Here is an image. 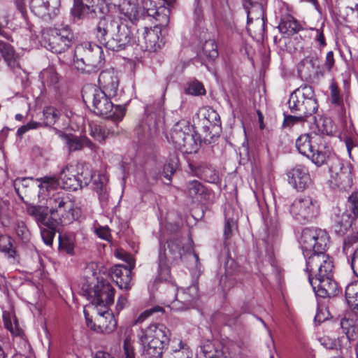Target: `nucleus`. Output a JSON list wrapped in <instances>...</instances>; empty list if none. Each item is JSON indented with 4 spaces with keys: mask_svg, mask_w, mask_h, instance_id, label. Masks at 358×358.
<instances>
[{
    "mask_svg": "<svg viewBox=\"0 0 358 358\" xmlns=\"http://www.w3.org/2000/svg\"><path fill=\"white\" fill-rule=\"evenodd\" d=\"M39 182L38 199L40 201H45L47 208L49 209L50 218L57 224H69L76 220L80 210L75 208L74 203L69 197L62 192H52L59 184L54 178L49 176L36 178Z\"/></svg>",
    "mask_w": 358,
    "mask_h": 358,
    "instance_id": "1",
    "label": "nucleus"
},
{
    "mask_svg": "<svg viewBox=\"0 0 358 358\" xmlns=\"http://www.w3.org/2000/svg\"><path fill=\"white\" fill-rule=\"evenodd\" d=\"M334 264L329 256H320L310 259L306 266L308 280L316 295L331 297L337 294L338 285L332 279Z\"/></svg>",
    "mask_w": 358,
    "mask_h": 358,
    "instance_id": "2",
    "label": "nucleus"
},
{
    "mask_svg": "<svg viewBox=\"0 0 358 358\" xmlns=\"http://www.w3.org/2000/svg\"><path fill=\"white\" fill-rule=\"evenodd\" d=\"M96 30L99 43L113 51L124 49L134 40V30L130 27L109 17L101 19Z\"/></svg>",
    "mask_w": 358,
    "mask_h": 358,
    "instance_id": "3",
    "label": "nucleus"
},
{
    "mask_svg": "<svg viewBox=\"0 0 358 358\" xmlns=\"http://www.w3.org/2000/svg\"><path fill=\"white\" fill-rule=\"evenodd\" d=\"M181 241L173 239L168 241L166 243L159 241V250L158 255V278L161 280H168L171 277V266L178 264L184 258H187L189 261L195 264L196 268H199V259L192 248L189 246V250L187 253L182 254L185 248L182 246Z\"/></svg>",
    "mask_w": 358,
    "mask_h": 358,
    "instance_id": "4",
    "label": "nucleus"
},
{
    "mask_svg": "<svg viewBox=\"0 0 358 358\" xmlns=\"http://www.w3.org/2000/svg\"><path fill=\"white\" fill-rule=\"evenodd\" d=\"M288 105L294 115L286 116V124L303 122L306 117L314 115L317 110L318 103L313 87L302 85L296 89L289 96Z\"/></svg>",
    "mask_w": 358,
    "mask_h": 358,
    "instance_id": "5",
    "label": "nucleus"
},
{
    "mask_svg": "<svg viewBox=\"0 0 358 358\" xmlns=\"http://www.w3.org/2000/svg\"><path fill=\"white\" fill-rule=\"evenodd\" d=\"M169 336V330L162 324H152L141 329L138 334V342L143 358H161Z\"/></svg>",
    "mask_w": 358,
    "mask_h": 358,
    "instance_id": "6",
    "label": "nucleus"
},
{
    "mask_svg": "<svg viewBox=\"0 0 358 358\" xmlns=\"http://www.w3.org/2000/svg\"><path fill=\"white\" fill-rule=\"evenodd\" d=\"M296 148L317 166L327 163L331 157V151L323 138L315 133L301 134L296 141Z\"/></svg>",
    "mask_w": 358,
    "mask_h": 358,
    "instance_id": "7",
    "label": "nucleus"
},
{
    "mask_svg": "<svg viewBox=\"0 0 358 358\" xmlns=\"http://www.w3.org/2000/svg\"><path fill=\"white\" fill-rule=\"evenodd\" d=\"M329 236L327 232L318 228H306L302 231L300 244L303 255L306 259V266H309L310 259L325 254Z\"/></svg>",
    "mask_w": 358,
    "mask_h": 358,
    "instance_id": "8",
    "label": "nucleus"
},
{
    "mask_svg": "<svg viewBox=\"0 0 358 358\" xmlns=\"http://www.w3.org/2000/svg\"><path fill=\"white\" fill-rule=\"evenodd\" d=\"M168 141L181 152L191 154L196 152L200 147L192 134V127L185 120L176 122L170 132L166 134Z\"/></svg>",
    "mask_w": 358,
    "mask_h": 358,
    "instance_id": "9",
    "label": "nucleus"
},
{
    "mask_svg": "<svg viewBox=\"0 0 358 358\" xmlns=\"http://www.w3.org/2000/svg\"><path fill=\"white\" fill-rule=\"evenodd\" d=\"M75 56L76 67L83 72L96 71L103 64V55L102 48L99 45L85 41L76 46Z\"/></svg>",
    "mask_w": 358,
    "mask_h": 358,
    "instance_id": "10",
    "label": "nucleus"
},
{
    "mask_svg": "<svg viewBox=\"0 0 358 358\" xmlns=\"http://www.w3.org/2000/svg\"><path fill=\"white\" fill-rule=\"evenodd\" d=\"M108 94L100 88L94 87L92 90V106L96 115L111 119L115 122L121 121L125 115V107L115 106L110 101Z\"/></svg>",
    "mask_w": 358,
    "mask_h": 358,
    "instance_id": "11",
    "label": "nucleus"
},
{
    "mask_svg": "<svg viewBox=\"0 0 358 358\" xmlns=\"http://www.w3.org/2000/svg\"><path fill=\"white\" fill-rule=\"evenodd\" d=\"M75 166L80 169L76 171V174L78 179L80 181V188L87 186L92 181L101 205H106L109 199L107 176L104 173L92 174V169L87 164H76Z\"/></svg>",
    "mask_w": 358,
    "mask_h": 358,
    "instance_id": "12",
    "label": "nucleus"
},
{
    "mask_svg": "<svg viewBox=\"0 0 358 358\" xmlns=\"http://www.w3.org/2000/svg\"><path fill=\"white\" fill-rule=\"evenodd\" d=\"M73 34L68 26L50 28L43 33V45L55 53L65 51L71 43Z\"/></svg>",
    "mask_w": 358,
    "mask_h": 358,
    "instance_id": "13",
    "label": "nucleus"
},
{
    "mask_svg": "<svg viewBox=\"0 0 358 358\" xmlns=\"http://www.w3.org/2000/svg\"><path fill=\"white\" fill-rule=\"evenodd\" d=\"M290 213L301 222H311L320 214L319 202L308 196L296 199L290 206Z\"/></svg>",
    "mask_w": 358,
    "mask_h": 358,
    "instance_id": "14",
    "label": "nucleus"
},
{
    "mask_svg": "<svg viewBox=\"0 0 358 358\" xmlns=\"http://www.w3.org/2000/svg\"><path fill=\"white\" fill-rule=\"evenodd\" d=\"M98 316L96 322L90 317L87 311L84 309L83 313L87 327L97 333L110 334L117 327V321L113 313L108 309H96Z\"/></svg>",
    "mask_w": 358,
    "mask_h": 358,
    "instance_id": "15",
    "label": "nucleus"
},
{
    "mask_svg": "<svg viewBox=\"0 0 358 358\" xmlns=\"http://www.w3.org/2000/svg\"><path fill=\"white\" fill-rule=\"evenodd\" d=\"M199 298L198 286L196 284H193L187 289H178L175 299L169 304V306L173 310H184L194 307Z\"/></svg>",
    "mask_w": 358,
    "mask_h": 358,
    "instance_id": "16",
    "label": "nucleus"
},
{
    "mask_svg": "<svg viewBox=\"0 0 358 358\" xmlns=\"http://www.w3.org/2000/svg\"><path fill=\"white\" fill-rule=\"evenodd\" d=\"M60 0H31L32 13L44 21L55 18L59 12Z\"/></svg>",
    "mask_w": 358,
    "mask_h": 358,
    "instance_id": "17",
    "label": "nucleus"
},
{
    "mask_svg": "<svg viewBox=\"0 0 358 358\" xmlns=\"http://www.w3.org/2000/svg\"><path fill=\"white\" fill-rule=\"evenodd\" d=\"M80 169L74 164L66 165L60 172L59 179L53 177L58 182V186L69 191H76L80 188V181L78 179L76 171Z\"/></svg>",
    "mask_w": 358,
    "mask_h": 358,
    "instance_id": "18",
    "label": "nucleus"
},
{
    "mask_svg": "<svg viewBox=\"0 0 358 358\" xmlns=\"http://www.w3.org/2000/svg\"><path fill=\"white\" fill-rule=\"evenodd\" d=\"M288 182L297 191L305 189L310 182L307 169L301 165L296 166L287 173Z\"/></svg>",
    "mask_w": 358,
    "mask_h": 358,
    "instance_id": "19",
    "label": "nucleus"
},
{
    "mask_svg": "<svg viewBox=\"0 0 358 358\" xmlns=\"http://www.w3.org/2000/svg\"><path fill=\"white\" fill-rule=\"evenodd\" d=\"M331 182L341 188H346L352 184L350 171L336 160L334 165L329 167Z\"/></svg>",
    "mask_w": 358,
    "mask_h": 358,
    "instance_id": "20",
    "label": "nucleus"
},
{
    "mask_svg": "<svg viewBox=\"0 0 358 358\" xmlns=\"http://www.w3.org/2000/svg\"><path fill=\"white\" fill-rule=\"evenodd\" d=\"M112 4L117 7L120 14L131 22L140 17L141 9L138 6V0H115Z\"/></svg>",
    "mask_w": 358,
    "mask_h": 358,
    "instance_id": "21",
    "label": "nucleus"
},
{
    "mask_svg": "<svg viewBox=\"0 0 358 358\" xmlns=\"http://www.w3.org/2000/svg\"><path fill=\"white\" fill-rule=\"evenodd\" d=\"M355 218L349 210L337 209L333 218L334 222L333 227L335 232L339 236L344 235L350 228Z\"/></svg>",
    "mask_w": 358,
    "mask_h": 358,
    "instance_id": "22",
    "label": "nucleus"
},
{
    "mask_svg": "<svg viewBox=\"0 0 358 358\" xmlns=\"http://www.w3.org/2000/svg\"><path fill=\"white\" fill-rule=\"evenodd\" d=\"M159 33L160 31L157 27L154 29L143 28L139 32L138 42L143 43L147 50L155 52L160 48Z\"/></svg>",
    "mask_w": 358,
    "mask_h": 358,
    "instance_id": "23",
    "label": "nucleus"
},
{
    "mask_svg": "<svg viewBox=\"0 0 358 358\" xmlns=\"http://www.w3.org/2000/svg\"><path fill=\"white\" fill-rule=\"evenodd\" d=\"M99 83L103 88V90L108 94V96L117 95L119 79L113 70L101 72L99 76Z\"/></svg>",
    "mask_w": 358,
    "mask_h": 358,
    "instance_id": "24",
    "label": "nucleus"
},
{
    "mask_svg": "<svg viewBox=\"0 0 358 358\" xmlns=\"http://www.w3.org/2000/svg\"><path fill=\"white\" fill-rule=\"evenodd\" d=\"M199 115L202 117V124L206 132L210 134L213 130L220 128L221 125L219 114L210 107H205L199 110Z\"/></svg>",
    "mask_w": 358,
    "mask_h": 358,
    "instance_id": "25",
    "label": "nucleus"
},
{
    "mask_svg": "<svg viewBox=\"0 0 358 358\" xmlns=\"http://www.w3.org/2000/svg\"><path fill=\"white\" fill-rule=\"evenodd\" d=\"M61 138L70 152L82 150L87 147L90 150L95 148L94 144L85 136H76L72 134H62Z\"/></svg>",
    "mask_w": 358,
    "mask_h": 358,
    "instance_id": "26",
    "label": "nucleus"
},
{
    "mask_svg": "<svg viewBox=\"0 0 358 358\" xmlns=\"http://www.w3.org/2000/svg\"><path fill=\"white\" fill-rule=\"evenodd\" d=\"M203 358H227V349L220 343L209 341L200 346Z\"/></svg>",
    "mask_w": 358,
    "mask_h": 358,
    "instance_id": "27",
    "label": "nucleus"
},
{
    "mask_svg": "<svg viewBox=\"0 0 358 358\" xmlns=\"http://www.w3.org/2000/svg\"><path fill=\"white\" fill-rule=\"evenodd\" d=\"M187 195L195 202H202L206 199L208 190L199 180H193L186 183Z\"/></svg>",
    "mask_w": 358,
    "mask_h": 358,
    "instance_id": "28",
    "label": "nucleus"
},
{
    "mask_svg": "<svg viewBox=\"0 0 358 358\" xmlns=\"http://www.w3.org/2000/svg\"><path fill=\"white\" fill-rule=\"evenodd\" d=\"M0 53L11 69L19 68V55L10 44L0 41Z\"/></svg>",
    "mask_w": 358,
    "mask_h": 358,
    "instance_id": "29",
    "label": "nucleus"
},
{
    "mask_svg": "<svg viewBox=\"0 0 358 358\" xmlns=\"http://www.w3.org/2000/svg\"><path fill=\"white\" fill-rule=\"evenodd\" d=\"M71 13L75 19L81 20L88 16L94 17L95 10L93 4L87 5L85 4L81 0H74Z\"/></svg>",
    "mask_w": 358,
    "mask_h": 358,
    "instance_id": "30",
    "label": "nucleus"
},
{
    "mask_svg": "<svg viewBox=\"0 0 358 358\" xmlns=\"http://www.w3.org/2000/svg\"><path fill=\"white\" fill-rule=\"evenodd\" d=\"M38 226L40 228L41 236L44 243L47 245H52L56 229L59 224L49 218L48 221Z\"/></svg>",
    "mask_w": 358,
    "mask_h": 358,
    "instance_id": "31",
    "label": "nucleus"
},
{
    "mask_svg": "<svg viewBox=\"0 0 358 358\" xmlns=\"http://www.w3.org/2000/svg\"><path fill=\"white\" fill-rule=\"evenodd\" d=\"M266 235L262 237L267 244L272 243L274 236L277 234L279 224L275 217H264Z\"/></svg>",
    "mask_w": 358,
    "mask_h": 358,
    "instance_id": "32",
    "label": "nucleus"
},
{
    "mask_svg": "<svg viewBox=\"0 0 358 358\" xmlns=\"http://www.w3.org/2000/svg\"><path fill=\"white\" fill-rule=\"evenodd\" d=\"M224 213L225 217L224 235L226 238H228L232 231L236 228L238 214L234 213V209L229 205L225 206Z\"/></svg>",
    "mask_w": 358,
    "mask_h": 358,
    "instance_id": "33",
    "label": "nucleus"
},
{
    "mask_svg": "<svg viewBox=\"0 0 358 358\" xmlns=\"http://www.w3.org/2000/svg\"><path fill=\"white\" fill-rule=\"evenodd\" d=\"M191 170L194 174L203 179L208 182L215 183L218 181V176L215 173V170L207 166H199L194 168L193 165L189 164Z\"/></svg>",
    "mask_w": 358,
    "mask_h": 358,
    "instance_id": "34",
    "label": "nucleus"
},
{
    "mask_svg": "<svg viewBox=\"0 0 358 358\" xmlns=\"http://www.w3.org/2000/svg\"><path fill=\"white\" fill-rule=\"evenodd\" d=\"M47 207L44 208L42 206H35L28 204L27 206V213L30 216L33 217L36 222L37 224H41L48 221Z\"/></svg>",
    "mask_w": 358,
    "mask_h": 358,
    "instance_id": "35",
    "label": "nucleus"
},
{
    "mask_svg": "<svg viewBox=\"0 0 358 358\" xmlns=\"http://www.w3.org/2000/svg\"><path fill=\"white\" fill-rule=\"evenodd\" d=\"M341 327L348 340H355L358 333V327L352 319L343 318L341 321Z\"/></svg>",
    "mask_w": 358,
    "mask_h": 358,
    "instance_id": "36",
    "label": "nucleus"
},
{
    "mask_svg": "<svg viewBox=\"0 0 358 358\" xmlns=\"http://www.w3.org/2000/svg\"><path fill=\"white\" fill-rule=\"evenodd\" d=\"M118 131H111L110 129H107L105 127H103L100 125L94 124L93 126H90V135L92 138H94L96 141L99 142H103L105 139L110 134L112 135L118 134Z\"/></svg>",
    "mask_w": 358,
    "mask_h": 358,
    "instance_id": "37",
    "label": "nucleus"
},
{
    "mask_svg": "<svg viewBox=\"0 0 358 358\" xmlns=\"http://www.w3.org/2000/svg\"><path fill=\"white\" fill-rule=\"evenodd\" d=\"M114 301V292L104 295H98L97 298H94L92 306L95 309H108V306L113 304Z\"/></svg>",
    "mask_w": 358,
    "mask_h": 358,
    "instance_id": "38",
    "label": "nucleus"
},
{
    "mask_svg": "<svg viewBox=\"0 0 358 358\" xmlns=\"http://www.w3.org/2000/svg\"><path fill=\"white\" fill-rule=\"evenodd\" d=\"M59 110L53 106H48L43 109L42 120L44 126L54 124L59 117Z\"/></svg>",
    "mask_w": 358,
    "mask_h": 358,
    "instance_id": "39",
    "label": "nucleus"
},
{
    "mask_svg": "<svg viewBox=\"0 0 358 358\" xmlns=\"http://www.w3.org/2000/svg\"><path fill=\"white\" fill-rule=\"evenodd\" d=\"M41 79L43 84L48 85H54L58 81V76L52 67L48 68L41 71Z\"/></svg>",
    "mask_w": 358,
    "mask_h": 358,
    "instance_id": "40",
    "label": "nucleus"
},
{
    "mask_svg": "<svg viewBox=\"0 0 358 358\" xmlns=\"http://www.w3.org/2000/svg\"><path fill=\"white\" fill-rule=\"evenodd\" d=\"M203 52L206 57L213 60L218 56L217 47L214 40H208L203 46Z\"/></svg>",
    "mask_w": 358,
    "mask_h": 358,
    "instance_id": "41",
    "label": "nucleus"
},
{
    "mask_svg": "<svg viewBox=\"0 0 358 358\" xmlns=\"http://www.w3.org/2000/svg\"><path fill=\"white\" fill-rule=\"evenodd\" d=\"M345 297L348 305H354L358 299V282L349 284L345 288Z\"/></svg>",
    "mask_w": 358,
    "mask_h": 358,
    "instance_id": "42",
    "label": "nucleus"
},
{
    "mask_svg": "<svg viewBox=\"0 0 358 358\" xmlns=\"http://www.w3.org/2000/svg\"><path fill=\"white\" fill-rule=\"evenodd\" d=\"M134 262L130 258L129 266H117L113 271V278L116 282L121 277H127V273H131V269L134 267Z\"/></svg>",
    "mask_w": 358,
    "mask_h": 358,
    "instance_id": "43",
    "label": "nucleus"
},
{
    "mask_svg": "<svg viewBox=\"0 0 358 358\" xmlns=\"http://www.w3.org/2000/svg\"><path fill=\"white\" fill-rule=\"evenodd\" d=\"M185 92L187 94L193 95V96H200L205 94L206 90L204 89L203 85L196 80L192 83H189L185 89Z\"/></svg>",
    "mask_w": 358,
    "mask_h": 358,
    "instance_id": "44",
    "label": "nucleus"
},
{
    "mask_svg": "<svg viewBox=\"0 0 358 358\" xmlns=\"http://www.w3.org/2000/svg\"><path fill=\"white\" fill-rule=\"evenodd\" d=\"M0 250L6 254L8 257H13L15 250L13 248L11 239L9 236H0Z\"/></svg>",
    "mask_w": 358,
    "mask_h": 358,
    "instance_id": "45",
    "label": "nucleus"
},
{
    "mask_svg": "<svg viewBox=\"0 0 358 358\" xmlns=\"http://www.w3.org/2000/svg\"><path fill=\"white\" fill-rule=\"evenodd\" d=\"M114 291V288L108 282H98L94 287V298H97L98 295H104Z\"/></svg>",
    "mask_w": 358,
    "mask_h": 358,
    "instance_id": "46",
    "label": "nucleus"
},
{
    "mask_svg": "<svg viewBox=\"0 0 358 358\" xmlns=\"http://www.w3.org/2000/svg\"><path fill=\"white\" fill-rule=\"evenodd\" d=\"M34 119L37 118L32 115L31 120L27 124L20 127L17 131V135L22 136L23 134H24L26 132L31 129H36L39 127L44 126L42 121H37L36 120Z\"/></svg>",
    "mask_w": 358,
    "mask_h": 358,
    "instance_id": "47",
    "label": "nucleus"
},
{
    "mask_svg": "<svg viewBox=\"0 0 358 358\" xmlns=\"http://www.w3.org/2000/svg\"><path fill=\"white\" fill-rule=\"evenodd\" d=\"M317 62V57H306L299 64V71H305L304 67H308V71H306V73L314 72L316 69Z\"/></svg>",
    "mask_w": 358,
    "mask_h": 358,
    "instance_id": "48",
    "label": "nucleus"
},
{
    "mask_svg": "<svg viewBox=\"0 0 358 358\" xmlns=\"http://www.w3.org/2000/svg\"><path fill=\"white\" fill-rule=\"evenodd\" d=\"M348 207L354 217H358V192H353L349 197L348 201Z\"/></svg>",
    "mask_w": 358,
    "mask_h": 358,
    "instance_id": "49",
    "label": "nucleus"
},
{
    "mask_svg": "<svg viewBox=\"0 0 358 358\" xmlns=\"http://www.w3.org/2000/svg\"><path fill=\"white\" fill-rule=\"evenodd\" d=\"M125 358H136L133 343L130 337H127L123 343Z\"/></svg>",
    "mask_w": 358,
    "mask_h": 358,
    "instance_id": "50",
    "label": "nucleus"
},
{
    "mask_svg": "<svg viewBox=\"0 0 358 358\" xmlns=\"http://www.w3.org/2000/svg\"><path fill=\"white\" fill-rule=\"evenodd\" d=\"M297 24L296 22L294 20H286V21H282L279 24V29L282 33H287L289 31L292 32H296Z\"/></svg>",
    "mask_w": 358,
    "mask_h": 358,
    "instance_id": "51",
    "label": "nucleus"
},
{
    "mask_svg": "<svg viewBox=\"0 0 358 358\" xmlns=\"http://www.w3.org/2000/svg\"><path fill=\"white\" fill-rule=\"evenodd\" d=\"M178 166V159L176 157H174L170 162L164 165V177L170 180L171 179V175L173 174Z\"/></svg>",
    "mask_w": 358,
    "mask_h": 358,
    "instance_id": "52",
    "label": "nucleus"
},
{
    "mask_svg": "<svg viewBox=\"0 0 358 358\" xmlns=\"http://www.w3.org/2000/svg\"><path fill=\"white\" fill-rule=\"evenodd\" d=\"M330 90L331 103L336 106H339L342 103L343 99L340 95L338 86L335 83H331Z\"/></svg>",
    "mask_w": 358,
    "mask_h": 358,
    "instance_id": "53",
    "label": "nucleus"
},
{
    "mask_svg": "<svg viewBox=\"0 0 358 358\" xmlns=\"http://www.w3.org/2000/svg\"><path fill=\"white\" fill-rule=\"evenodd\" d=\"M4 324L6 328L9 330L12 334L17 336L20 334V329L15 317L13 318V322H12L11 319H7L4 317Z\"/></svg>",
    "mask_w": 358,
    "mask_h": 358,
    "instance_id": "54",
    "label": "nucleus"
},
{
    "mask_svg": "<svg viewBox=\"0 0 358 358\" xmlns=\"http://www.w3.org/2000/svg\"><path fill=\"white\" fill-rule=\"evenodd\" d=\"M15 231L17 235L22 240H27L29 237V231L24 222H18Z\"/></svg>",
    "mask_w": 358,
    "mask_h": 358,
    "instance_id": "55",
    "label": "nucleus"
},
{
    "mask_svg": "<svg viewBox=\"0 0 358 358\" xmlns=\"http://www.w3.org/2000/svg\"><path fill=\"white\" fill-rule=\"evenodd\" d=\"M162 311V308L159 306H155L154 308L145 310L143 313H141L138 318L136 319L135 323L143 322L148 317H150L153 313Z\"/></svg>",
    "mask_w": 358,
    "mask_h": 358,
    "instance_id": "56",
    "label": "nucleus"
},
{
    "mask_svg": "<svg viewBox=\"0 0 358 358\" xmlns=\"http://www.w3.org/2000/svg\"><path fill=\"white\" fill-rule=\"evenodd\" d=\"M171 348L173 352L172 358L174 357V355L176 354V350L182 351L185 348H187L188 350V351L190 352V354L192 355V352H191L189 347L180 339H173L171 341Z\"/></svg>",
    "mask_w": 358,
    "mask_h": 358,
    "instance_id": "57",
    "label": "nucleus"
},
{
    "mask_svg": "<svg viewBox=\"0 0 358 358\" xmlns=\"http://www.w3.org/2000/svg\"><path fill=\"white\" fill-rule=\"evenodd\" d=\"M131 273H127V277H121L116 280L117 285L122 289H128L131 287Z\"/></svg>",
    "mask_w": 358,
    "mask_h": 358,
    "instance_id": "58",
    "label": "nucleus"
},
{
    "mask_svg": "<svg viewBox=\"0 0 358 358\" xmlns=\"http://www.w3.org/2000/svg\"><path fill=\"white\" fill-rule=\"evenodd\" d=\"M96 234L101 239L109 241L110 238V229L107 227H99L95 229Z\"/></svg>",
    "mask_w": 358,
    "mask_h": 358,
    "instance_id": "59",
    "label": "nucleus"
},
{
    "mask_svg": "<svg viewBox=\"0 0 358 358\" xmlns=\"http://www.w3.org/2000/svg\"><path fill=\"white\" fill-rule=\"evenodd\" d=\"M253 10H256L257 11H259V16H258L257 17V20L260 23L261 22V20H260V16L262 15L263 14V10H262V8L260 4L259 3H257V4H255L254 6H252V8H248V21H247V23L248 24L250 22V21H252V20L253 19V17H250V15L252 14V13L253 12Z\"/></svg>",
    "mask_w": 358,
    "mask_h": 358,
    "instance_id": "60",
    "label": "nucleus"
},
{
    "mask_svg": "<svg viewBox=\"0 0 358 358\" xmlns=\"http://www.w3.org/2000/svg\"><path fill=\"white\" fill-rule=\"evenodd\" d=\"M149 2V0H143L142 4L143 10L146 11V13L148 16L155 17L158 20L157 18V16H159V12L157 10H156L154 7L152 8L148 7V3Z\"/></svg>",
    "mask_w": 358,
    "mask_h": 358,
    "instance_id": "61",
    "label": "nucleus"
},
{
    "mask_svg": "<svg viewBox=\"0 0 358 358\" xmlns=\"http://www.w3.org/2000/svg\"><path fill=\"white\" fill-rule=\"evenodd\" d=\"M59 247L64 250L68 254H73L74 251V245L68 240H60Z\"/></svg>",
    "mask_w": 358,
    "mask_h": 358,
    "instance_id": "62",
    "label": "nucleus"
},
{
    "mask_svg": "<svg viewBox=\"0 0 358 358\" xmlns=\"http://www.w3.org/2000/svg\"><path fill=\"white\" fill-rule=\"evenodd\" d=\"M345 146H346V148H347V150H348V155H349V157L351 158V159H353V157H352V152L354 150H358V146H357L354 142L352 141V139L350 138H346L345 141Z\"/></svg>",
    "mask_w": 358,
    "mask_h": 358,
    "instance_id": "63",
    "label": "nucleus"
},
{
    "mask_svg": "<svg viewBox=\"0 0 358 358\" xmlns=\"http://www.w3.org/2000/svg\"><path fill=\"white\" fill-rule=\"evenodd\" d=\"M351 267L354 273L358 277V249L356 250L352 255Z\"/></svg>",
    "mask_w": 358,
    "mask_h": 358,
    "instance_id": "64",
    "label": "nucleus"
}]
</instances>
